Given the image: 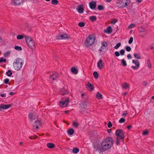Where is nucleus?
I'll list each match as a JSON object with an SVG mask.
<instances>
[{"label": "nucleus", "mask_w": 154, "mask_h": 154, "mask_svg": "<svg viewBox=\"0 0 154 154\" xmlns=\"http://www.w3.org/2000/svg\"><path fill=\"white\" fill-rule=\"evenodd\" d=\"M103 66V64L102 60H99L97 63V66L101 70Z\"/></svg>", "instance_id": "obj_14"}, {"label": "nucleus", "mask_w": 154, "mask_h": 154, "mask_svg": "<svg viewBox=\"0 0 154 154\" xmlns=\"http://www.w3.org/2000/svg\"><path fill=\"white\" fill-rule=\"evenodd\" d=\"M102 45L99 50L100 51H102L103 49L107 48L108 46V43L106 41L103 42L102 43Z\"/></svg>", "instance_id": "obj_12"}, {"label": "nucleus", "mask_w": 154, "mask_h": 154, "mask_svg": "<svg viewBox=\"0 0 154 154\" xmlns=\"http://www.w3.org/2000/svg\"><path fill=\"white\" fill-rule=\"evenodd\" d=\"M129 87V84L126 82L124 83L122 85V88L126 89L128 88Z\"/></svg>", "instance_id": "obj_20"}, {"label": "nucleus", "mask_w": 154, "mask_h": 154, "mask_svg": "<svg viewBox=\"0 0 154 154\" xmlns=\"http://www.w3.org/2000/svg\"><path fill=\"white\" fill-rule=\"evenodd\" d=\"M6 61V60L5 59L2 57L0 59V63H2L3 62H5Z\"/></svg>", "instance_id": "obj_44"}, {"label": "nucleus", "mask_w": 154, "mask_h": 154, "mask_svg": "<svg viewBox=\"0 0 154 154\" xmlns=\"http://www.w3.org/2000/svg\"><path fill=\"white\" fill-rule=\"evenodd\" d=\"M133 38L132 37H131L130 38L129 40L128 41V43L131 44L133 42Z\"/></svg>", "instance_id": "obj_48"}, {"label": "nucleus", "mask_w": 154, "mask_h": 154, "mask_svg": "<svg viewBox=\"0 0 154 154\" xmlns=\"http://www.w3.org/2000/svg\"><path fill=\"white\" fill-rule=\"evenodd\" d=\"M1 96L2 97H6L5 94H1Z\"/></svg>", "instance_id": "obj_58"}, {"label": "nucleus", "mask_w": 154, "mask_h": 154, "mask_svg": "<svg viewBox=\"0 0 154 154\" xmlns=\"http://www.w3.org/2000/svg\"><path fill=\"white\" fill-rule=\"evenodd\" d=\"M71 71L72 72L77 74L78 72V71L77 69L74 67H72L71 69Z\"/></svg>", "instance_id": "obj_25"}, {"label": "nucleus", "mask_w": 154, "mask_h": 154, "mask_svg": "<svg viewBox=\"0 0 154 154\" xmlns=\"http://www.w3.org/2000/svg\"><path fill=\"white\" fill-rule=\"evenodd\" d=\"M134 56L137 59H140L141 57L140 54L135 53L134 54Z\"/></svg>", "instance_id": "obj_29"}, {"label": "nucleus", "mask_w": 154, "mask_h": 154, "mask_svg": "<svg viewBox=\"0 0 154 154\" xmlns=\"http://www.w3.org/2000/svg\"><path fill=\"white\" fill-rule=\"evenodd\" d=\"M23 64L24 61L22 59L19 58H16L13 63V66L14 69L17 71L20 70Z\"/></svg>", "instance_id": "obj_2"}, {"label": "nucleus", "mask_w": 154, "mask_h": 154, "mask_svg": "<svg viewBox=\"0 0 154 154\" xmlns=\"http://www.w3.org/2000/svg\"><path fill=\"white\" fill-rule=\"evenodd\" d=\"M72 125L75 127L77 128L79 125V123L76 122H73Z\"/></svg>", "instance_id": "obj_32"}, {"label": "nucleus", "mask_w": 154, "mask_h": 154, "mask_svg": "<svg viewBox=\"0 0 154 154\" xmlns=\"http://www.w3.org/2000/svg\"><path fill=\"white\" fill-rule=\"evenodd\" d=\"M119 138H116V145H118L120 144V141L119 140Z\"/></svg>", "instance_id": "obj_55"}, {"label": "nucleus", "mask_w": 154, "mask_h": 154, "mask_svg": "<svg viewBox=\"0 0 154 154\" xmlns=\"http://www.w3.org/2000/svg\"><path fill=\"white\" fill-rule=\"evenodd\" d=\"M114 54L117 57H119L120 55L119 53L117 51H115L114 53Z\"/></svg>", "instance_id": "obj_49"}, {"label": "nucleus", "mask_w": 154, "mask_h": 154, "mask_svg": "<svg viewBox=\"0 0 154 154\" xmlns=\"http://www.w3.org/2000/svg\"><path fill=\"white\" fill-rule=\"evenodd\" d=\"M85 24L84 22H81L79 23V26L80 27H84L85 26Z\"/></svg>", "instance_id": "obj_38"}, {"label": "nucleus", "mask_w": 154, "mask_h": 154, "mask_svg": "<svg viewBox=\"0 0 154 154\" xmlns=\"http://www.w3.org/2000/svg\"><path fill=\"white\" fill-rule=\"evenodd\" d=\"M25 40L26 41L27 43L29 42L31 40H32V39L29 36H25Z\"/></svg>", "instance_id": "obj_23"}, {"label": "nucleus", "mask_w": 154, "mask_h": 154, "mask_svg": "<svg viewBox=\"0 0 154 154\" xmlns=\"http://www.w3.org/2000/svg\"><path fill=\"white\" fill-rule=\"evenodd\" d=\"M129 0H120V2L117 4L118 6L120 8H124L126 7L128 4L129 3Z\"/></svg>", "instance_id": "obj_5"}, {"label": "nucleus", "mask_w": 154, "mask_h": 154, "mask_svg": "<svg viewBox=\"0 0 154 154\" xmlns=\"http://www.w3.org/2000/svg\"><path fill=\"white\" fill-rule=\"evenodd\" d=\"M132 62L134 63L136 66H132L131 68L135 70L137 69L140 66V63L138 60H133Z\"/></svg>", "instance_id": "obj_10"}, {"label": "nucleus", "mask_w": 154, "mask_h": 154, "mask_svg": "<svg viewBox=\"0 0 154 154\" xmlns=\"http://www.w3.org/2000/svg\"><path fill=\"white\" fill-rule=\"evenodd\" d=\"M11 105H4L2 104L0 106V108L3 109H7L10 107Z\"/></svg>", "instance_id": "obj_17"}, {"label": "nucleus", "mask_w": 154, "mask_h": 154, "mask_svg": "<svg viewBox=\"0 0 154 154\" xmlns=\"http://www.w3.org/2000/svg\"><path fill=\"white\" fill-rule=\"evenodd\" d=\"M112 124L110 121H109L107 125V126L108 128H110L112 127Z\"/></svg>", "instance_id": "obj_52"}, {"label": "nucleus", "mask_w": 154, "mask_h": 154, "mask_svg": "<svg viewBox=\"0 0 154 154\" xmlns=\"http://www.w3.org/2000/svg\"><path fill=\"white\" fill-rule=\"evenodd\" d=\"M14 49L19 51H21L22 50V48L20 46H16L14 47Z\"/></svg>", "instance_id": "obj_33"}, {"label": "nucleus", "mask_w": 154, "mask_h": 154, "mask_svg": "<svg viewBox=\"0 0 154 154\" xmlns=\"http://www.w3.org/2000/svg\"><path fill=\"white\" fill-rule=\"evenodd\" d=\"M79 151V150L78 148H74L72 149V152L74 153H78Z\"/></svg>", "instance_id": "obj_34"}, {"label": "nucleus", "mask_w": 154, "mask_h": 154, "mask_svg": "<svg viewBox=\"0 0 154 154\" xmlns=\"http://www.w3.org/2000/svg\"><path fill=\"white\" fill-rule=\"evenodd\" d=\"M58 74L56 72H54L53 74L50 75L49 77V80L50 81L52 82L57 80V79L58 77Z\"/></svg>", "instance_id": "obj_9"}, {"label": "nucleus", "mask_w": 154, "mask_h": 154, "mask_svg": "<svg viewBox=\"0 0 154 154\" xmlns=\"http://www.w3.org/2000/svg\"><path fill=\"white\" fill-rule=\"evenodd\" d=\"M23 2L24 0H14L11 1V3L14 4L15 5H18L23 4Z\"/></svg>", "instance_id": "obj_11"}, {"label": "nucleus", "mask_w": 154, "mask_h": 154, "mask_svg": "<svg viewBox=\"0 0 154 154\" xmlns=\"http://www.w3.org/2000/svg\"><path fill=\"white\" fill-rule=\"evenodd\" d=\"M82 106L83 107L86 108L87 106V103L85 101H84L82 103Z\"/></svg>", "instance_id": "obj_31"}, {"label": "nucleus", "mask_w": 154, "mask_h": 154, "mask_svg": "<svg viewBox=\"0 0 154 154\" xmlns=\"http://www.w3.org/2000/svg\"><path fill=\"white\" fill-rule=\"evenodd\" d=\"M149 47L151 50L153 49V47L152 45H150L149 47Z\"/></svg>", "instance_id": "obj_62"}, {"label": "nucleus", "mask_w": 154, "mask_h": 154, "mask_svg": "<svg viewBox=\"0 0 154 154\" xmlns=\"http://www.w3.org/2000/svg\"><path fill=\"white\" fill-rule=\"evenodd\" d=\"M148 134V132L147 131H145L143 132V135L144 136L147 135Z\"/></svg>", "instance_id": "obj_51"}, {"label": "nucleus", "mask_w": 154, "mask_h": 154, "mask_svg": "<svg viewBox=\"0 0 154 154\" xmlns=\"http://www.w3.org/2000/svg\"><path fill=\"white\" fill-rule=\"evenodd\" d=\"M35 136H34V138H33L32 137V136H30L29 138L30 139L33 140L35 138Z\"/></svg>", "instance_id": "obj_60"}, {"label": "nucleus", "mask_w": 154, "mask_h": 154, "mask_svg": "<svg viewBox=\"0 0 154 154\" xmlns=\"http://www.w3.org/2000/svg\"><path fill=\"white\" fill-rule=\"evenodd\" d=\"M89 19L92 22L95 21L97 20V17L95 16H92L90 17Z\"/></svg>", "instance_id": "obj_21"}, {"label": "nucleus", "mask_w": 154, "mask_h": 154, "mask_svg": "<svg viewBox=\"0 0 154 154\" xmlns=\"http://www.w3.org/2000/svg\"><path fill=\"white\" fill-rule=\"evenodd\" d=\"M128 113L127 112H125L124 113H123L122 114V116H123V117H125L127 115Z\"/></svg>", "instance_id": "obj_59"}, {"label": "nucleus", "mask_w": 154, "mask_h": 154, "mask_svg": "<svg viewBox=\"0 0 154 154\" xmlns=\"http://www.w3.org/2000/svg\"><path fill=\"white\" fill-rule=\"evenodd\" d=\"M76 9L77 10L78 12L80 14H82L83 13L84 9L83 8H82L79 5H78L77 6L76 8Z\"/></svg>", "instance_id": "obj_18"}, {"label": "nucleus", "mask_w": 154, "mask_h": 154, "mask_svg": "<svg viewBox=\"0 0 154 154\" xmlns=\"http://www.w3.org/2000/svg\"><path fill=\"white\" fill-rule=\"evenodd\" d=\"M95 39V37L92 35H90L86 38L85 45V46H88L92 45Z\"/></svg>", "instance_id": "obj_3"}, {"label": "nucleus", "mask_w": 154, "mask_h": 154, "mask_svg": "<svg viewBox=\"0 0 154 154\" xmlns=\"http://www.w3.org/2000/svg\"><path fill=\"white\" fill-rule=\"evenodd\" d=\"M113 144L114 140L112 137H106L100 142V145L97 142L93 143L94 151H98L100 153L107 151L112 147Z\"/></svg>", "instance_id": "obj_1"}, {"label": "nucleus", "mask_w": 154, "mask_h": 154, "mask_svg": "<svg viewBox=\"0 0 154 154\" xmlns=\"http://www.w3.org/2000/svg\"><path fill=\"white\" fill-rule=\"evenodd\" d=\"M14 94V93L13 92H11L10 93V94L11 95H13Z\"/></svg>", "instance_id": "obj_64"}, {"label": "nucleus", "mask_w": 154, "mask_h": 154, "mask_svg": "<svg viewBox=\"0 0 154 154\" xmlns=\"http://www.w3.org/2000/svg\"><path fill=\"white\" fill-rule=\"evenodd\" d=\"M60 93L61 94L64 95L65 94H67L68 93V92L67 90L63 89L61 91Z\"/></svg>", "instance_id": "obj_28"}, {"label": "nucleus", "mask_w": 154, "mask_h": 154, "mask_svg": "<svg viewBox=\"0 0 154 154\" xmlns=\"http://www.w3.org/2000/svg\"><path fill=\"white\" fill-rule=\"evenodd\" d=\"M121 43L120 42L118 43L114 47L115 49H118L121 46Z\"/></svg>", "instance_id": "obj_39"}, {"label": "nucleus", "mask_w": 154, "mask_h": 154, "mask_svg": "<svg viewBox=\"0 0 154 154\" xmlns=\"http://www.w3.org/2000/svg\"><path fill=\"white\" fill-rule=\"evenodd\" d=\"M10 52L9 51H7L4 54V55L5 56H7L8 55L10 54Z\"/></svg>", "instance_id": "obj_54"}, {"label": "nucleus", "mask_w": 154, "mask_h": 154, "mask_svg": "<svg viewBox=\"0 0 154 154\" xmlns=\"http://www.w3.org/2000/svg\"><path fill=\"white\" fill-rule=\"evenodd\" d=\"M52 3V4L56 5L58 4V1L57 0H51Z\"/></svg>", "instance_id": "obj_42"}, {"label": "nucleus", "mask_w": 154, "mask_h": 154, "mask_svg": "<svg viewBox=\"0 0 154 154\" xmlns=\"http://www.w3.org/2000/svg\"><path fill=\"white\" fill-rule=\"evenodd\" d=\"M28 46L31 48L32 49L35 47V44L34 40L32 39L29 42L27 43Z\"/></svg>", "instance_id": "obj_13"}, {"label": "nucleus", "mask_w": 154, "mask_h": 154, "mask_svg": "<svg viewBox=\"0 0 154 154\" xmlns=\"http://www.w3.org/2000/svg\"><path fill=\"white\" fill-rule=\"evenodd\" d=\"M117 20L116 19H114L112 20L111 23L112 24H115L117 22Z\"/></svg>", "instance_id": "obj_53"}, {"label": "nucleus", "mask_w": 154, "mask_h": 154, "mask_svg": "<svg viewBox=\"0 0 154 154\" xmlns=\"http://www.w3.org/2000/svg\"><path fill=\"white\" fill-rule=\"evenodd\" d=\"M69 38V36L65 33H60L56 37L58 40H64Z\"/></svg>", "instance_id": "obj_6"}, {"label": "nucleus", "mask_w": 154, "mask_h": 154, "mask_svg": "<svg viewBox=\"0 0 154 154\" xmlns=\"http://www.w3.org/2000/svg\"><path fill=\"white\" fill-rule=\"evenodd\" d=\"M131 125H129L127 127V128L128 129H129L131 128Z\"/></svg>", "instance_id": "obj_61"}, {"label": "nucleus", "mask_w": 154, "mask_h": 154, "mask_svg": "<svg viewBox=\"0 0 154 154\" xmlns=\"http://www.w3.org/2000/svg\"><path fill=\"white\" fill-rule=\"evenodd\" d=\"M112 30L111 27L110 26H109L107 27L106 31L104 30V32L108 34L111 33V32H112Z\"/></svg>", "instance_id": "obj_19"}, {"label": "nucleus", "mask_w": 154, "mask_h": 154, "mask_svg": "<svg viewBox=\"0 0 154 154\" xmlns=\"http://www.w3.org/2000/svg\"><path fill=\"white\" fill-rule=\"evenodd\" d=\"M55 146L54 144L52 143H49L47 144V147L50 148L52 149Z\"/></svg>", "instance_id": "obj_24"}, {"label": "nucleus", "mask_w": 154, "mask_h": 154, "mask_svg": "<svg viewBox=\"0 0 154 154\" xmlns=\"http://www.w3.org/2000/svg\"><path fill=\"white\" fill-rule=\"evenodd\" d=\"M74 131L73 129H70L68 130L67 133L68 134L70 135H71L73 134Z\"/></svg>", "instance_id": "obj_22"}, {"label": "nucleus", "mask_w": 154, "mask_h": 154, "mask_svg": "<svg viewBox=\"0 0 154 154\" xmlns=\"http://www.w3.org/2000/svg\"><path fill=\"white\" fill-rule=\"evenodd\" d=\"M64 112L66 114H67L69 112V111L68 110H66Z\"/></svg>", "instance_id": "obj_63"}, {"label": "nucleus", "mask_w": 154, "mask_h": 154, "mask_svg": "<svg viewBox=\"0 0 154 154\" xmlns=\"http://www.w3.org/2000/svg\"><path fill=\"white\" fill-rule=\"evenodd\" d=\"M6 75L9 77H10L12 75V73L11 70H8V71L6 72Z\"/></svg>", "instance_id": "obj_30"}, {"label": "nucleus", "mask_w": 154, "mask_h": 154, "mask_svg": "<svg viewBox=\"0 0 154 154\" xmlns=\"http://www.w3.org/2000/svg\"><path fill=\"white\" fill-rule=\"evenodd\" d=\"M93 74L94 76V78L97 79L98 77V72L97 71H94L93 73Z\"/></svg>", "instance_id": "obj_35"}, {"label": "nucleus", "mask_w": 154, "mask_h": 154, "mask_svg": "<svg viewBox=\"0 0 154 154\" xmlns=\"http://www.w3.org/2000/svg\"><path fill=\"white\" fill-rule=\"evenodd\" d=\"M28 117L29 119L31 121H32L34 120L37 117L34 114L29 113L28 115Z\"/></svg>", "instance_id": "obj_16"}, {"label": "nucleus", "mask_w": 154, "mask_h": 154, "mask_svg": "<svg viewBox=\"0 0 154 154\" xmlns=\"http://www.w3.org/2000/svg\"><path fill=\"white\" fill-rule=\"evenodd\" d=\"M125 49L128 52L130 51L131 50V48L130 46H126Z\"/></svg>", "instance_id": "obj_43"}, {"label": "nucleus", "mask_w": 154, "mask_h": 154, "mask_svg": "<svg viewBox=\"0 0 154 154\" xmlns=\"http://www.w3.org/2000/svg\"><path fill=\"white\" fill-rule=\"evenodd\" d=\"M115 134L118 138L122 139L123 141H124L125 138V133L121 129H118L115 132Z\"/></svg>", "instance_id": "obj_4"}, {"label": "nucleus", "mask_w": 154, "mask_h": 154, "mask_svg": "<svg viewBox=\"0 0 154 154\" xmlns=\"http://www.w3.org/2000/svg\"><path fill=\"white\" fill-rule=\"evenodd\" d=\"M147 64L148 66V67L149 68H150L151 67V64L150 63V61H149V60H147Z\"/></svg>", "instance_id": "obj_46"}, {"label": "nucleus", "mask_w": 154, "mask_h": 154, "mask_svg": "<svg viewBox=\"0 0 154 154\" xmlns=\"http://www.w3.org/2000/svg\"><path fill=\"white\" fill-rule=\"evenodd\" d=\"M142 84L146 86L148 85V83L144 81L142 82Z\"/></svg>", "instance_id": "obj_57"}, {"label": "nucleus", "mask_w": 154, "mask_h": 154, "mask_svg": "<svg viewBox=\"0 0 154 154\" xmlns=\"http://www.w3.org/2000/svg\"><path fill=\"white\" fill-rule=\"evenodd\" d=\"M96 96L98 99H101L103 98L102 94H101L100 93L98 92H97Z\"/></svg>", "instance_id": "obj_27"}, {"label": "nucleus", "mask_w": 154, "mask_h": 154, "mask_svg": "<svg viewBox=\"0 0 154 154\" xmlns=\"http://www.w3.org/2000/svg\"><path fill=\"white\" fill-rule=\"evenodd\" d=\"M42 123L40 120H37L33 124V130L35 131L37 130L41 126Z\"/></svg>", "instance_id": "obj_8"}, {"label": "nucleus", "mask_w": 154, "mask_h": 154, "mask_svg": "<svg viewBox=\"0 0 154 154\" xmlns=\"http://www.w3.org/2000/svg\"><path fill=\"white\" fill-rule=\"evenodd\" d=\"M125 119H124L123 118H121L119 120V122L121 123H124L125 122Z\"/></svg>", "instance_id": "obj_45"}, {"label": "nucleus", "mask_w": 154, "mask_h": 154, "mask_svg": "<svg viewBox=\"0 0 154 154\" xmlns=\"http://www.w3.org/2000/svg\"><path fill=\"white\" fill-rule=\"evenodd\" d=\"M98 9L99 11L103 10L104 9V7L101 5H99L98 6Z\"/></svg>", "instance_id": "obj_40"}, {"label": "nucleus", "mask_w": 154, "mask_h": 154, "mask_svg": "<svg viewBox=\"0 0 154 154\" xmlns=\"http://www.w3.org/2000/svg\"><path fill=\"white\" fill-rule=\"evenodd\" d=\"M69 101V98H63L62 99V101L59 103L60 106L62 107L66 106Z\"/></svg>", "instance_id": "obj_7"}, {"label": "nucleus", "mask_w": 154, "mask_h": 154, "mask_svg": "<svg viewBox=\"0 0 154 154\" xmlns=\"http://www.w3.org/2000/svg\"><path fill=\"white\" fill-rule=\"evenodd\" d=\"M24 37L23 35H18L17 36V38L18 39L20 40L23 38Z\"/></svg>", "instance_id": "obj_41"}, {"label": "nucleus", "mask_w": 154, "mask_h": 154, "mask_svg": "<svg viewBox=\"0 0 154 154\" xmlns=\"http://www.w3.org/2000/svg\"><path fill=\"white\" fill-rule=\"evenodd\" d=\"M121 63L123 66H125L127 65L126 61L124 59H122L121 60Z\"/></svg>", "instance_id": "obj_26"}, {"label": "nucleus", "mask_w": 154, "mask_h": 154, "mask_svg": "<svg viewBox=\"0 0 154 154\" xmlns=\"http://www.w3.org/2000/svg\"><path fill=\"white\" fill-rule=\"evenodd\" d=\"M96 6V3L95 2L93 1L89 3L90 8L92 9H94Z\"/></svg>", "instance_id": "obj_15"}, {"label": "nucleus", "mask_w": 154, "mask_h": 154, "mask_svg": "<svg viewBox=\"0 0 154 154\" xmlns=\"http://www.w3.org/2000/svg\"><path fill=\"white\" fill-rule=\"evenodd\" d=\"M125 50L124 49H121L120 51V55L121 56L124 55L125 53Z\"/></svg>", "instance_id": "obj_37"}, {"label": "nucleus", "mask_w": 154, "mask_h": 154, "mask_svg": "<svg viewBox=\"0 0 154 154\" xmlns=\"http://www.w3.org/2000/svg\"><path fill=\"white\" fill-rule=\"evenodd\" d=\"M88 86L89 87V88H91V90H93L94 87H93V85H92L91 83L90 82L88 83L87 84Z\"/></svg>", "instance_id": "obj_36"}, {"label": "nucleus", "mask_w": 154, "mask_h": 154, "mask_svg": "<svg viewBox=\"0 0 154 154\" xmlns=\"http://www.w3.org/2000/svg\"><path fill=\"white\" fill-rule=\"evenodd\" d=\"M135 26V24H130L128 26V28L130 29H131L134 28Z\"/></svg>", "instance_id": "obj_50"}, {"label": "nucleus", "mask_w": 154, "mask_h": 154, "mask_svg": "<svg viewBox=\"0 0 154 154\" xmlns=\"http://www.w3.org/2000/svg\"><path fill=\"white\" fill-rule=\"evenodd\" d=\"M9 81V79L8 78L5 79L4 80V82L5 84H7Z\"/></svg>", "instance_id": "obj_47"}, {"label": "nucleus", "mask_w": 154, "mask_h": 154, "mask_svg": "<svg viewBox=\"0 0 154 154\" xmlns=\"http://www.w3.org/2000/svg\"><path fill=\"white\" fill-rule=\"evenodd\" d=\"M127 58L128 59H131L132 58V57L130 54H128L127 55Z\"/></svg>", "instance_id": "obj_56"}]
</instances>
